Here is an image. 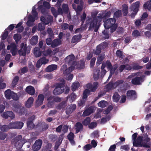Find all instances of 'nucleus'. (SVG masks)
<instances>
[{
    "label": "nucleus",
    "instance_id": "obj_18",
    "mask_svg": "<svg viewBox=\"0 0 151 151\" xmlns=\"http://www.w3.org/2000/svg\"><path fill=\"white\" fill-rule=\"evenodd\" d=\"M44 99V96L42 94H39L38 96L36 104L37 106H39L42 105L43 104Z\"/></svg>",
    "mask_w": 151,
    "mask_h": 151
},
{
    "label": "nucleus",
    "instance_id": "obj_3",
    "mask_svg": "<svg viewBox=\"0 0 151 151\" xmlns=\"http://www.w3.org/2000/svg\"><path fill=\"white\" fill-rule=\"evenodd\" d=\"M64 86L65 84L63 83H56L55 85V88L53 90L54 95L57 96L63 93L65 91Z\"/></svg>",
    "mask_w": 151,
    "mask_h": 151
},
{
    "label": "nucleus",
    "instance_id": "obj_20",
    "mask_svg": "<svg viewBox=\"0 0 151 151\" xmlns=\"http://www.w3.org/2000/svg\"><path fill=\"white\" fill-rule=\"evenodd\" d=\"M67 105V102L65 101H63L60 103L56 106V108L58 110L64 109Z\"/></svg>",
    "mask_w": 151,
    "mask_h": 151
},
{
    "label": "nucleus",
    "instance_id": "obj_4",
    "mask_svg": "<svg viewBox=\"0 0 151 151\" xmlns=\"http://www.w3.org/2000/svg\"><path fill=\"white\" fill-rule=\"evenodd\" d=\"M98 22V19L96 17H93L92 18L89 19L87 22L88 24L89 25V30H93L95 27L97 25Z\"/></svg>",
    "mask_w": 151,
    "mask_h": 151
},
{
    "label": "nucleus",
    "instance_id": "obj_23",
    "mask_svg": "<svg viewBox=\"0 0 151 151\" xmlns=\"http://www.w3.org/2000/svg\"><path fill=\"white\" fill-rule=\"evenodd\" d=\"M76 133H78L80 131L82 130L83 129V125L80 122H78L76 124Z\"/></svg>",
    "mask_w": 151,
    "mask_h": 151
},
{
    "label": "nucleus",
    "instance_id": "obj_55",
    "mask_svg": "<svg viewBox=\"0 0 151 151\" xmlns=\"http://www.w3.org/2000/svg\"><path fill=\"white\" fill-rule=\"evenodd\" d=\"M102 50L100 46L98 45L96 47V50L94 52V54L96 55H99L101 53Z\"/></svg>",
    "mask_w": 151,
    "mask_h": 151
},
{
    "label": "nucleus",
    "instance_id": "obj_32",
    "mask_svg": "<svg viewBox=\"0 0 151 151\" xmlns=\"http://www.w3.org/2000/svg\"><path fill=\"white\" fill-rule=\"evenodd\" d=\"M93 113L92 109L89 107L87 109L85 110L83 112L82 116H86L90 115L91 114Z\"/></svg>",
    "mask_w": 151,
    "mask_h": 151
},
{
    "label": "nucleus",
    "instance_id": "obj_58",
    "mask_svg": "<svg viewBox=\"0 0 151 151\" xmlns=\"http://www.w3.org/2000/svg\"><path fill=\"white\" fill-rule=\"evenodd\" d=\"M39 60L42 64H45L47 63L49 61L45 57H43L40 58Z\"/></svg>",
    "mask_w": 151,
    "mask_h": 151
},
{
    "label": "nucleus",
    "instance_id": "obj_5",
    "mask_svg": "<svg viewBox=\"0 0 151 151\" xmlns=\"http://www.w3.org/2000/svg\"><path fill=\"white\" fill-rule=\"evenodd\" d=\"M145 77L144 75L141 76L140 77L136 76L132 79L131 83L134 85H141L142 82L144 81Z\"/></svg>",
    "mask_w": 151,
    "mask_h": 151
},
{
    "label": "nucleus",
    "instance_id": "obj_47",
    "mask_svg": "<svg viewBox=\"0 0 151 151\" xmlns=\"http://www.w3.org/2000/svg\"><path fill=\"white\" fill-rule=\"evenodd\" d=\"M91 122V119L89 117H87L82 122L84 126L89 125Z\"/></svg>",
    "mask_w": 151,
    "mask_h": 151
},
{
    "label": "nucleus",
    "instance_id": "obj_19",
    "mask_svg": "<svg viewBox=\"0 0 151 151\" xmlns=\"http://www.w3.org/2000/svg\"><path fill=\"white\" fill-rule=\"evenodd\" d=\"M26 91L29 94L31 95H33L35 93L34 88L32 86H29L26 87Z\"/></svg>",
    "mask_w": 151,
    "mask_h": 151
},
{
    "label": "nucleus",
    "instance_id": "obj_27",
    "mask_svg": "<svg viewBox=\"0 0 151 151\" xmlns=\"http://www.w3.org/2000/svg\"><path fill=\"white\" fill-rule=\"evenodd\" d=\"M120 96L118 92H115L114 93L112 97L113 101L115 102H117L119 100Z\"/></svg>",
    "mask_w": 151,
    "mask_h": 151
},
{
    "label": "nucleus",
    "instance_id": "obj_52",
    "mask_svg": "<svg viewBox=\"0 0 151 151\" xmlns=\"http://www.w3.org/2000/svg\"><path fill=\"white\" fill-rule=\"evenodd\" d=\"M43 55L45 56H47L51 53L52 50L50 49H48L46 51H42Z\"/></svg>",
    "mask_w": 151,
    "mask_h": 151
},
{
    "label": "nucleus",
    "instance_id": "obj_14",
    "mask_svg": "<svg viewBox=\"0 0 151 151\" xmlns=\"http://www.w3.org/2000/svg\"><path fill=\"white\" fill-rule=\"evenodd\" d=\"M2 116L3 118L6 119L9 118L11 120L13 119L15 117L14 113L10 111L4 112Z\"/></svg>",
    "mask_w": 151,
    "mask_h": 151
},
{
    "label": "nucleus",
    "instance_id": "obj_43",
    "mask_svg": "<svg viewBox=\"0 0 151 151\" xmlns=\"http://www.w3.org/2000/svg\"><path fill=\"white\" fill-rule=\"evenodd\" d=\"M10 129H11V128H10L9 124L8 125H4L2 126L0 129L1 131L4 132L8 131Z\"/></svg>",
    "mask_w": 151,
    "mask_h": 151
},
{
    "label": "nucleus",
    "instance_id": "obj_34",
    "mask_svg": "<svg viewBox=\"0 0 151 151\" xmlns=\"http://www.w3.org/2000/svg\"><path fill=\"white\" fill-rule=\"evenodd\" d=\"M38 37L37 36H34L30 41V43L32 45H35L37 42Z\"/></svg>",
    "mask_w": 151,
    "mask_h": 151
},
{
    "label": "nucleus",
    "instance_id": "obj_61",
    "mask_svg": "<svg viewBox=\"0 0 151 151\" xmlns=\"http://www.w3.org/2000/svg\"><path fill=\"white\" fill-rule=\"evenodd\" d=\"M7 136V134L2 132H0V139L3 140Z\"/></svg>",
    "mask_w": 151,
    "mask_h": 151
},
{
    "label": "nucleus",
    "instance_id": "obj_22",
    "mask_svg": "<svg viewBox=\"0 0 151 151\" xmlns=\"http://www.w3.org/2000/svg\"><path fill=\"white\" fill-rule=\"evenodd\" d=\"M61 44V41L58 39H54L52 42L51 46L52 48H55L60 45Z\"/></svg>",
    "mask_w": 151,
    "mask_h": 151
},
{
    "label": "nucleus",
    "instance_id": "obj_48",
    "mask_svg": "<svg viewBox=\"0 0 151 151\" xmlns=\"http://www.w3.org/2000/svg\"><path fill=\"white\" fill-rule=\"evenodd\" d=\"M111 119V117L109 116H107L105 117L102 118L101 119V124H104L107 121H109Z\"/></svg>",
    "mask_w": 151,
    "mask_h": 151
},
{
    "label": "nucleus",
    "instance_id": "obj_49",
    "mask_svg": "<svg viewBox=\"0 0 151 151\" xmlns=\"http://www.w3.org/2000/svg\"><path fill=\"white\" fill-rule=\"evenodd\" d=\"M143 7L145 9H147L149 11L151 12V3L147 2L143 5Z\"/></svg>",
    "mask_w": 151,
    "mask_h": 151
},
{
    "label": "nucleus",
    "instance_id": "obj_45",
    "mask_svg": "<svg viewBox=\"0 0 151 151\" xmlns=\"http://www.w3.org/2000/svg\"><path fill=\"white\" fill-rule=\"evenodd\" d=\"M19 79V77L18 76H15L12 82V85L13 86H15L17 84Z\"/></svg>",
    "mask_w": 151,
    "mask_h": 151
},
{
    "label": "nucleus",
    "instance_id": "obj_1",
    "mask_svg": "<svg viewBox=\"0 0 151 151\" xmlns=\"http://www.w3.org/2000/svg\"><path fill=\"white\" fill-rule=\"evenodd\" d=\"M12 143L17 149L22 148L24 142L22 139L21 135H18L13 138L12 141Z\"/></svg>",
    "mask_w": 151,
    "mask_h": 151
},
{
    "label": "nucleus",
    "instance_id": "obj_44",
    "mask_svg": "<svg viewBox=\"0 0 151 151\" xmlns=\"http://www.w3.org/2000/svg\"><path fill=\"white\" fill-rule=\"evenodd\" d=\"M27 128L29 129H32L34 127L35 125L32 121L27 120Z\"/></svg>",
    "mask_w": 151,
    "mask_h": 151
},
{
    "label": "nucleus",
    "instance_id": "obj_29",
    "mask_svg": "<svg viewBox=\"0 0 151 151\" xmlns=\"http://www.w3.org/2000/svg\"><path fill=\"white\" fill-rule=\"evenodd\" d=\"M122 11L124 16L127 15L128 12V7L126 4H124L122 5Z\"/></svg>",
    "mask_w": 151,
    "mask_h": 151
},
{
    "label": "nucleus",
    "instance_id": "obj_40",
    "mask_svg": "<svg viewBox=\"0 0 151 151\" xmlns=\"http://www.w3.org/2000/svg\"><path fill=\"white\" fill-rule=\"evenodd\" d=\"M14 39L15 40V42L17 43H18V42L22 38V36L21 34H16L13 36Z\"/></svg>",
    "mask_w": 151,
    "mask_h": 151
},
{
    "label": "nucleus",
    "instance_id": "obj_41",
    "mask_svg": "<svg viewBox=\"0 0 151 151\" xmlns=\"http://www.w3.org/2000/svg\"><path fill=\"white\" fill-rule=\"evenodd\" d=\"M47 31L49 37L52 38H54V34L52 29L50 27H48L47 28Z\"/></svg>",
    "mask_w": 151,
    "mask_h": 151
},
{
    "label": "nucleus",
    "instance_id": "obj_8",
    "mask_svg": "<svg viewBox=\"0 0 151 151\" xmlns=\"http://www.w3.org/2000/svg\"><path fill=\"white\" fill-rule=\"evenodd\" d=\"M75 56L73 55L67 56L65 58V62L69 65L75 66L77 64V62L74 60Z\"/></svg>",
    "mask_w": 151,
    "mask_h": 151
},
{
    "label": "nucleus",
    "instance_id": "obj_30",
    "mask_svg": "<svg viewBox=\"0 0 151 151\" xmlns=\"http://www.w3.org/2000/svg\"><path fill=\"white\" fill-rule=\"evenodd\" d=\"M48 100H53L56 102H59L61 101V98L58 96H51L48 97Z\"/></svg>",
    "mask_w": 151,
    "mask_h": 151
},
{
    "label": "nucleus",
    "instance_id": "obj_13",
    "mask_svg": "<svg viewBox=\"0 0 151 151\" xmlns=\"http://www.w3.org/2000/svg\"><path fill=\"white\" fill-rule=\"evenodd\" d=\"M40 20L45 24H48L52 22L53 18L51 16H48L47 17L42 16L40 17Z\"/></svg>",
    "mask_w": 151,
    "mask_h": 151
},
{
    "label": "nucleus",
    "instance_id": "obj_17",
    "mask_svg": "<svg viewBox=\"0 0 151 151\" xmlns=\"http://www.w3.org/2000/svg\"><path fill=\"white\" fill-rule=\"evenodd\" d=\"M139 2L137 1L132 4L129 7L130 11L138 12L139 9Z\"/></svg>",
    "mask_w": 151,
    "mask_h": 151
},
{
    "label": "nucleus",
    "instance_id": "obj_38",
    "mask_svg": "<svg viewBox=\"0 0 151 151\" xmlns=\"http://www.w3.org/2000/svg\"><path fill=\"white\" fill-rule=\"evenodd\" d=\"M132 35V37L135 38H138L141 36V33L137 30H134L133 31Z\"/></svg>",
    "mask_w": 151,
    "mask_h": 151
},
{
    "label": "nucleus",
    "instance_id": "obj_24",
    "mask_svg": "<svg viewBox=\"0 0 151 151\" xmlns=\"http://www.w3.org/2000/svg\"><path fill=\"white\" fill-rule=\"evenodd\" d=\"M40 50V48L38 47H36L34 49V54L36 58L40 57L42 54V52Z\"/></svg>",
    "mask_w": 151,
    "mask_h": 151
},
{
    "label": "nucleus",
    "instance_id": "obj_28",
    "mask_svg": "<svg viewBox=\"0 0 151 151\" xmlns=\"http://www.w3.org/2000/svg\"><path fill=\"white\" fill-rule=\"evenodd\" d=\"M100 69L99 68H97L94 70L93 77L95 81H96L98 79L100 75Z\"/></svg>",
    "mask_w": 151,
    "mask_h": 151
},
{
    "label": "nucleus",
    "instance_id": "obj_36",
    "mask_svg": "<svg viewBox=\"0 0 151 151\" xmlns=\"http://www.w3.org/2000/svg\"><path fill=\"white\" fill-rule=\"evenodd\" d=\"M80 86V84L79 82H76L73 83L72 86L71 90L73 91H75Z\"/></svg>",
    "mask_w": 151,
    "mask_h": 151
},
{
    "label": "nucleus",
    "instance_id": "obj_15",
    "mask_svg": "<svg viewBox=\"0 0 151 151\" xmlns=\"http://www.w3.org/2000/svg\"><path fill=\"white\" fill-rule=\"evenodd\" d=\"M143 137L139 136L135 141L133 142V145L136 147H141L142 146V143L143 142Z\"/></svg>",
    "mask_w": 151,
    "mask_h": 151
},
{
    "label": "nucleus",
    "instance_id": "obj_2",
    "mask_svg": "<svg viewBox=\"0 0 151 151\" xmlns=\"http://www.w3.org/2000/svg\"><path fill=\"white\" fill-rule=\"evenodd\" d=\"M12 109L20 115H24L25 113L24 108L22 106L21 104L19 102L13 103Z\"/></svg>",
    "mask_w": 151,
    "mask_h": 151
},
{
    "label": "nucleus",
    "instance_id": "obj_60",
    "mask_svg": "<svg viewBox=\"0 0 151 151\" xmlns=\"http://www.w3.org/2000/svg\"><path fill=\"white\" fill-rule=\"evenodd\" d=\"M63 12L64 13H67L68 11V7L67 4H63L62 6Z\"/></svg>",
    "mask_w": 151,
    "mask_h": 151
},
{
    "label": "nucleus",
    "instance_id": "obj_25",
    "mask_svg": "<svg viewBox=\"0 0 151 151\" xmlns=\"http://www.w3.org/2000/svg\"><path fill=\"white\" fill-rule=\"evenodd\" d=\"M34 99L32 97H29L26 103V106L28 108H30L32 105Z\"/></svg>",
    "mask_w": 151,
    "mask_h": 151
},
{
    "label": "nucleus",
    "instance_id": "obj_57",
    "mask_svg": "<svg viewBox=\"0 0 151 151\" xmlns=\"http://www.w3.org/2000/svg\"><path fill=\"white\" fill-rule=\"evenodd\" d=\"M45 24L44 23H39L38 24V30L40 31L44 30L45 28Z\"/></svg>",
    "mask_w": 151,
    "mask_h": 151
},
{
    "label": "nucleus",
    "instance_id": "obj_33",
    "mask_svg": "<svg viewBox=\"0 0 151 151\" xmlns=\"http://www.w3.org/2000/svg\"><path fill=\"white\" fill-rule=\"evenodd\" d=\"M81 38V35H75L72 38L71 42L74 43L79 42Z\"/></svg>",
    "mask_w": 151,
    "mask_h": 151
},
{
    "label": "nucleus",
    "instance_id": "obj_42",
    "mask_svg": "<svg viewBox=\"0 0 151 151\" xmlns=\"http://www.w3.org/2000/svg\"><path fill=\"white\" fill-rule=\"evenodd\" d=\"M118 68V65L117 63L115 64L113 66H112V68H111L110 71V75L112 76L114 73Z\"/></svg>",
    "mask_w": 151,
    "mask_h": 151
},
{
    "label": "nucleus",
    "instance_id": "obj_9",
    "mask_svg": "<svg viewBox=\"0 0 151 151\" xmlns=\"http://www.w3.org/2000/svg\"><path fill=\"white\" fill-rule=\"evenodd\" d=\"M24 125V123L22 122H11L9 123L10 128L21 129Z\"/></svg>",
    "mask_w": 151,
    "mask_h": 151
},
{
    "label": "nucleus",
    "instance_id": "obj_53",
    "mask_svg": "<svg viewBox=\"0 0 151 151\" xmlns=\"http://www.w3.org/2000/svg\"><path fill=\"white\" fill-rule=\"evenodd\" d=\"M113 108V107L112 106H109L107 109L104 111V113L105 114H107L112 110Z\"/></svg>",
    "mask_w": 151,
    "mask_h": 151
},
{
    "label": "nucleus",
    "instance_id": "obj_37",
    "mask_svg": "<svg viewBox=\"0 0 151 151\" xmlns=\"http://www.w3.org/2000/svg\"><path fill=\"white\" fill-rule=\"evenodd\" d=\"M74 68V66H70V67L65 70L63 74L64 75H66L70 74V73L73 70Z\"/></svg>",
    "mask_w": 151,
    "mask_h": 151
},
{
    "label": "nucleus",
    "instance_id": "obj_10",
    "mask_svg": "<svg viewBox=\"0 0 151 151\" xmlns=\"http://www.w3.org/2000/svg\"><path fill=\"white\" fill-rule=\"evenodd\" d=\"M126 96L128 99L134 100L137 97V93L136 92L133 90H129L127 91Z\"/></svg>",
    "mask_w": 151,
    "mask_h": 151
},
{
    "label": "nucleus",
    "instance_id": "obj_6",
    "mask_svg": "<svg viewBox=\"0 0 151 151\" xmlns=\"http://www.w3.org/2000/svg\"><path fill=\"white\" fill-rule=\"evenodd\" d=\"M21 49L19 50L18 53L21 56H26V53H29L30 50H27V47L26 44L24 45V43H22L20 45Z\"/></svg>",
    "mask_w": 151,
    "mask_h": 151
},
{
    "label": "nucleus",
    "instance_id": "obj_21",
    "mask_svg": "<svg viewBox=\"0 0 151 151\" xmlns=\"http://www.w3.org/2000/svg\"><path fill=\"white\" fill-rule=\"evenodd\" d=\"M57 65L52 64L48 66L46 69V71L48 72H52L56 70L57 68Z\"/></svg>",
    "mask_w": 151,
    "mask_h": 151
},
{
    "label": "nucleus",
    "instance_id": "obj_51",
    "mask_svg": "<svg viewBox=\"0 0 151 151\" xmlns=\"http://www.w3.org/2000/svg\"><path fill=\"white\" fill-rule=\"evenodd\" d=\"M48 97L47 99V100L48 101V102L47 104V106L49 108H52L54 106L55 102L53 100H48Z\"/></svg>",
    "mask_w": 151,
    "mask_h": 151
},
{
    "label": "nucleus",
    "instance_id": "obj_16",
    "mask_svg": "<svg viewBox=\"0 0 151 151\" xmlns=\"http://www.w3.org/2000/svg\"><path fill=\"white\" fill-rule=\"evenodd\" d=\"M76 105L75 104H71L68 106L66 109V114L67 115L71 114L76 110Z\"/></svg>",
    "mask_w": 151,
    "mask_h": 151
},
{
    "label": "nucleus",
    "instance_id": "obj_7",
    "mask_svg": "<svg viewBox=\"0 0 151 151\" xmlns=\"http://www.w3.org/2000/svg\"><path fill=\"white\" fill-rule=\"evenodd\" d=\"M116 19L115 18H111L108 19L104 22V25L106 29H108L110 28L112 25L115 24Z\"/></svg>",
    "mask_w": 151,
    "mask_h": 151
},
{
    "label": "nucleus",
    "instance_id": "obj_62",
    "mask_svg": "<svg viewBox=\"0 0 151 151\" xmlns=\"http://www.w3.org/2000/svg\"><path fill=\"white\" fill-rule=\"evenodd\" d=\"M122 15L121 10H118L115 12L114 13V17L116 18H118Z\"/></svg>",
    "mask_w": 151,
    "mask_h": 151
},
{
    "label": "nucleus",
    "instance_id": "obj_54",
    "mask_svg": "<svg viewBox=\"0 0 151 151\" xmlns=\"http://www.w3.org/2000/svg\"><path fill=\"white\" fill-rule=\"evenodd\" d=\"M107 103V102L104 100L101 101L99 102L98 104V106H99L103 108L104 107L106 106V104Z\"/></svg>",
    "mask_w": 151,
    "mask_h": 151
},
{
    "label": "nucleus",
    "instance_id": "obj_35",
    "mask_svg": "<svg viewBox=\"0 0 151 151\" xmlns=\"http://www.w3.org/2000/svg\"><path fill=\"white\" fill-rule=\"evenodd\" d=\"M67 98L68 99H69L70 101L73 102L76 99V95L73 92L70 95L68 96Z\"/></svg>",
    "mask_w": 151,
    "mask_h": 151
},
{
    "label": "nucleus",
    "instance_id": "obj_63",
    "mask_svg": "<svg viewBox=\"0 0 151 151\" xmlns=\"http://www.w3.org/2000/svg\"><path fill=\"white\" fill-rule=\"evenodd\" d=\"M8 31L6 30H5L2 35L1 40H5L7 38L8 36Z\"/></svg>",
    "mask_w": 151,
    "mask_h": 151
},
{
    "label": "nucleus",
    "instance_id": "obj_56",
    "mask_svg": "<svg viewBox=\"0 0 151 151\" xmlns=\"http://www.w3.org/2000/svg\"><path fill=\"white\" fill-rule=\"evenodd\" d=\"M132 68L134 70H137L142 69V66L139 65L136 63L132 64Z\"/></svg>",
    "mask_w": 151,
    "mask_h": 151
},
{
    "label": "nucleus",
    "instance_id": "obj_59",
    "mask_svg": "<svg viewBox=\"0 0 151 151\" xmlns=\"http://www.w3.org/2000/svg\"><path fill=\"white\" fill-rule=\"evenodd\" d=\"M86 15L85 12H83L81 16V21L82 24L84 23L86 18Z\"/></svg>",
    "mask_w": 151,
    "mask_h": 151
},
{
    "label": "nucleus",
    "instance_id": "obj_64",
    "mask_svg": "<svg viewBox=\"0 0 151 151\" xmlns=\"http://www.w3.org/2000/svg\"><path fill=\"white\" fill-rule=\"evenodd\" d=\"M41 127L42 131H44L48 129L49 126L47 124L44 122L42 124Z\"/></svg>",
    "mask_w": 151,
    "mask_h": 151
},
{
    "label": "nucleus",
    "instance_id": "obj_50",
    "mask_svg": "<svg viewBox=\"0 0 151 151\" xmlns=\"http://www.w3.org/2000/svg\"><path fill=\"white\" fill-rule=\"evenodd\" d=\"M102 50H104L108 45V43L104 42L99 45Z\"/></svg>",
    "mask_w": 151,
    "mask_h": 151
},
{
    "label": "nucleus",
    "instance_id": "obj_12",
    "mask_svg": "<svg viewBox=\"0 0 151 151\" xmlns=\"http://www.w3.org/2000/svg\"><path fill=\"white\" fill-rule=\"evenodd\" d=\"M42 143V141L41 140L38 139L36 140L32 146L33 151H37L40 150L41 147Z\"/></svg>",
    "mask_w": 151,
    "mask_h": 151
},
{
    "label": "nucleus",
    "instance_id": "obj_46",
    "mask_svg": "<svg viewBox=\"0 0 151 151\" xmlns=\"http://www.w3.org/2000/svg\"><path fill=\"white\" fill-rule=\"evenodd\" d=\"M113 85L112 83L109 82V83L106 85L105 86V89L106 91L107 92L111 90L113 87Z\"/></svg>",
    "mask_w": 151,
    "mask_h": 151
},
{
    "label": "nucleus",
    "instance_id": "obj_31",
    "mask_svg": "<svg viewBox=\"0 0 151 151\" xmlns=\"http://www.w3.org/2000/svg\"><path fill=\"white\" fill-rule=\"evenodd\" d=\"M105 58L104 55H99L97 59V61L96 62V64L99 65L101 64L103 62V60Z\"/></svg>",
    "mask_w": 151,
    "mask_h": 151
},
{
    "label": "nucleus",
    "instance_id": "obj_11",
    "mask_svg": "<svg viewBox=\"0 0 151 151\" xmlns=\"http://www.w3.org/2000/svg\"><path fill=\"white\" fill-rule=\"evenodd\" d=\"M7 49L8 50H10V51L13 56H15L17 53V46L15 43L12 42L10 45L7 46Z\"/></svg>",
    "mask_w": 151,
    "mask_h": 151
},
{
    "label": "nucleus",
    "instance_id": "obj_26",
    "mask_svg": "<svg viewBox=\"0 0 151 151\" xmlns=\"http://www.w3.org/2000/svg\"><path fill=\"white\" fill-rule=\"evenodd\" d=\"M13 92V91H12L9 89H7L4 92L5 96L7 99H10L11 98L12 96Z\"/></svg>",
    "mask_w": 151,
    "mask_h": 151
},
{
    "label": "nucleus",
    "instance_id": "obj_39",
    "mask_svg": "<svg viewBox=\"0 0 151 151\" xmlns=\"http://www.w3.org/2000/svg\"><path fill=\"white\" fill-rule=\"evenodd\" d=\"M90 90L88 89H85L83 92V99H87L88 96L90 93Z\"/></svg>",
    "mask_w": 151,
    "mask_h": 151
}]
</instances>
